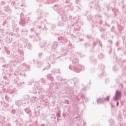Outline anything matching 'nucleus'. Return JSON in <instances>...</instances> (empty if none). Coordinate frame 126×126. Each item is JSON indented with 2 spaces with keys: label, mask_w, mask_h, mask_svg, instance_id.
<instances>
[{
  "label": "nucleus",
  "mask_w": 126,
  "mask_h": 126,
  "mask_svg": "<svg viewBox=\"0 0 126 126\" xmlns=\"http://www.w3.org/2000/svg\"><path fill=\"white\" fill-rule=\"evenodd\" d=\"M121 97H122V91L117 90L116 91L115 96L113 97V100L115 101H118V100H121Z\"/></svg>",
  "instance_id": "f257e3e1"
},
{
  "label": "nucleus",
  "mask_w": 126,
  "mask_h": 126,
  "mask_svg": "<svg viewBox=\"0 0 126 126\" xmlns=\"http://www.w3.org/2000/svg\"><path fill=\"white\" fill-rule=\"evenodd\" d=\"M73 70L75 72H80L81 70H84V66L82 65L78 64L77 66L73 67Z\"/></svg>",
  "instance_id": "f03ea898"
},
{
  "label": "nucleus",
  "mask_w": 126,
  "mask_h": 126,
  "mask_svg": "<svg viewBox=\"0 0 126 126\" xmlns=\"http://www.w3.org/2000/svg\"><path fill=\"white\" fill-rule=\"evenodd\" d=\"M3 9L4 12H6V13H7V14L9 15H10L11 13H12V9L10 8V6H9L8 5L4 6Z\"/></svg>",
  "instance_id": "7ed1b4c3"
},
{
  "label": "nucleus",
  "mask_w": 126,
  "mask_h": 126,
  "mask_svg": "<svg viewBox=\"0 0 126 126\" xmlns=\"http://www.w3.org/2000/svg\"><path fill=\"white\" fill-rule=\"evenodd\" d=\"M43 15H44L43 10H41V9H38L37 11V20H41V19L43 18Z\"/></svg>",
  "instance_id": "20e7f679"
},
{
  "label": "nucleus",
  "mask_w": 126,
  "mask_h": 126,
  "mask_svg": "<svg viewBox=\"0 0 126 126\" xmlns=\"http://www.w3.org/2000/svg\"><path fill=\"white\" fill-rule=\"evenodd\" d=\"M58 40L60 41L61 43H66L67 42V39L65 35L58 37Z\"/></svg>",
  "instance_id": "39448f33"
},
{
  "label": "nucleus",
  "mask_w": 126,
  "mask_h": 126,
  "mask_svg": "<svg viewBox=\"0 0 126 126\" xmlns=\"http://www.w3.org/2000/svg\"><path fill=\"white\" fill-rule=\"evenodd\" d=\"M13 32H16L18 33L19 32V28L17 27V24L14 23L12 24Z\"/></svg>",
  "instance_id": "423d86ee"
},
{
  "label": "nucleus",
  "mask_w": 126,
  "mask_h": 126,
  "mask_svg": "<svg viewBox=\"0 0 126 126\" xmlns=\"http://www.w3.org/2000/svg\"><path fill=\"white\" fill-rule=\"evenodd\" d=\"M25 111L26 114H28L30 118V122H31V118H32V112H31V110H30V108H28L25 109Z\"/></svg>",
  "instance_id": "0eeeda50"
},
{
  "label": "nucleus",
  "mask_w": 126,
  "mask_h": 126,
  "mask_svg": "<svg viewBox=\"0 0 126 126\" xmlns=\"http://www.w3.org/2000/svg\"><path fill=\"white\" fill-rule=\"evenodd\" d=\"M98 43H99V45L100 46L101 48H102L103 47V45H102V42H101V41L99 40V39L97 38L94 39L93 42L94 47H95V46H96V45L98 44Z\"/></svg>",
  "instance_id": "6e6552de"
},
{
  "label": "nucleus",
  "mask_w": 126,
  "mask_h": 126,
  "mask_svg": "<svg viewBox=\"0 0 126 126\" xmlns=\"http://www.w3.org/2000/svg\"><path fill=\"white\" fill-rule=\"evenodd\" d=\"M16 124L18 126H22V125H23L22 119L21 118H18L16 121Z\"/></svg>",
  "instance_id": "1a4fd4ad"
},
{
  "label": "nucleus",
  "mask_w": 126,
  "mask_h": 126,
  "mask_svg": "<svg viewBox=\"0 0 126 126\" xmlns=\"http://www.w3.org/2000/svg\"><path fill=\"white\" fill-rule=\"evenodd\" d=\"M6 41L8 44L11 43L12 41V36L9 33L7 35H6Z\"/></svg>",
  "instance_id": "9d476101"
},
{
  "label": "nucleus",
  "mask_w": 126,
  "mask_h": 126,
  "mask_svg": "<svg viewBox=\"0 0 126 126\" xmlns=\"http://www.w3.org/2000/svg\"><path fill=\"white\" fill-rule=\"evenodd\" d=\"M25 24H26V19L25 18H21V21L19 22V25L22 27H24L25 26Z\"/></svg>",
  "instance_id": "9b49d317"
},
{
  "label": "nucleus",
  "mask_w": 126,
  "mask_h": 126,
  "mask_svg": "<svg viewBox=\"0 0 126 126\" xmlns=\"http://www.w3.org/2000/svg\"><path fill=\"white\" fill-rule=\"evenodd\" d=\"M21 34H23L25 36L27 35V34H28V30L27 29L24 28L21 29Z\"/></svg>",
  "instance_id": "f8f14e48"
},
{
  "label": "nucleus",
  "mask_w": 126,
  "mask_h": 126,
  "mask_svg": "<svg viewBox=\"0 0 126 126\" xmlns=\"http://www.w3.org/2000/svg\"><path fill=\"white\" fill-rule=\"evenodd\" d=\"M16 105L18 107H20L22 105H23V104H26L23 100H18L16 101Z\"/></svg>",
  "instance_id": "ddd939ff"
},
{
  "label": "nucleus",
  "mask_w": 126,
  "mask_h": 126,
  "mask_svg": "<svg viewBox=\"0 0 126 126\" xmlns=\"http://www.w3.org/2000/svg\"><path fill=\"white\" fill-rule=\"evenodd\" d=\"M58 47H59V43L57 41H54L52 46V49H53V50H56Z\"/></svg>",
  "instance_id": "4468645a"
},
{
  "label": "nucleus",
  "mask_w": 126,
  "mask_h": 126,
  "mask_svg": "<svg viewBox=\"0 0 126 126\" xmlns=\"http://www.w3.org/2000/svg\"><path fill=\"white\" fill-rule=\"evenodd\" d=\"M61 52L62 53H63V55H65V54H67V52H68V50L66 49V47L64 46L62 48Z\"/></svg>",
  "instance_id": "2eb2a0df"
},
{
  "label": "nucleus",
  "mask_w": 126,
  "mask_h": 126,
  "mask_svg": "<svg viewBox=\"0 0 126 126\" xmlns=\"http://www.w3.org/2000/svg\"><path fill=\"white\" fill-rule=\"evenodd\" d=\"M91 63H92L94 64H96L97 63V59H95L94 57H92L90 58Z\"/></svg>",
  "instance_id": "dca6fc26"
},
{
  "label": "nucleus",
  "mask_w": 126,
  "mask_h": 126,
  "mask_svg": "<svg viewBox=\"0 0 126 126\" xmlns=\"http://www.w3.org/2000/svg\"><path fill=\"white\" fill-rule=\"evenodd\" d=\"M38 101V98L36 96H32L31 99V103H35Z\"/></svg>",
  "instance_id": "f3484780"
},
{
  "label": "nucleus",
  "mask_w": 126,
  "mask_h": 126,
  "mask_svg": "<svg viewBox=\"0 0 126 126\" xmlns=\"http://www.w3.org/2000/svg\"><path fill=\"white\" fill-rule=\"evenodd\" d=\"M97 104H103L105 102V98H99L96 100Z\"/></svg>",
  "instance_id": "a211bd4d"
},
{
  "label": "nucleus",
  "mask_w": 126,
  "mask_h": 126,
  "mask_svg": "<svg viewBox=\"0 0 126 126\" xmlns=\"http://www.w3.org/2000/svg\"><path fill=\"white\" fill-rule=\"evenodd\" d=\"M13 61L14 63H19V56H16L13 58Z\"/></svg>",
  "instance_id": "6ab92c4d"
},
{
  "label": "nucleus",
  "mask_w": 126,
  "mask_h": 126,
  "mask_svg": "<svg viewBox=\"0 0 126 126\" xmlns=\"http://www.w3.org/2000/svg\"><path fill=\"white\" fill-rule=\"evenodd\" d=\"M62 19L63 21V22H65V21H66V20H67V16H66V15H65V14L62 15Z\"/></svg>",
  "instance_id": "aec40b11"
},
{
  "label": "nucleus",
  "mask_w": 126,
  "mask_h": 126,
  "mask_svg": "<svg viewBox=\"0 0 126 126\" xmlns=\"http://www.w3.org/2000/svg\"><path fill=\"white\" fill-rule=\"evenodd\" d=\"M52 72L53 74H56V73H60V69H53Z\"/></svg>",
  "instance_id": "412c9836"
},
{
  "label": "nucleus",
  "mask_w": 126,
  "mask_h": 126,
  "mask_svg": "<svg viewBox=\"0 0 126 126\" xmlns=\"http://www.w3.org/2000/svg\"><path fill=\"white\" fill-rule=\"evenodd\" d=\"M98 58L99 60H103V59H105V55L103 53H100L98 56Z\"/></svg>",
  "instance_id": "4be33fe9"
},
{
  "label": "nucleus",
  "mask_w": 126,
  "mask_h": 126,
  "mask_svg": "<svg viewBox=\"0 0 126 126\" xmlns=\"http://www.w3.org/2000/svg\"><path fill=\"white\" fill-rule=\"evenodd\" d=\"M47 77L49 80H51L52 81L54 80V77H53L51 74L47 75Z\"/></svg>",
  "instance_id": "5701e85b"
},
{
  "label": "nucleus",
  "mask_w": 126,
  "mask_h": 126,
  "mask_svg": "<svg viewBox=\"0 0 126 126\" xmlns=\"http://www.w3.org/2000/svg\"><path fill=\"white\" fill-rule=\"evenodd\" d=\"M79 60L78 59L76 58H74L73 61H72V63L73 64H76V63H78Z\"/></svg>",
  "instance_id": "b1692460"
},
{
  "label": "nucleus",
  "mask_w": 126,
  "mask_h": 126,
  "mask_svg": "<svg viewBox=\"0 0 126 126\" xmlns=\"http://www.w3.org/2000/svg\"><path fill=\"white\" fill-rule=\"evenodd\" d=\"M18 86L21 87V86H25V82H20L18 83L17 84Z\"/></svg>",
  "instance_id": "393cba45"
},
{
  "label": "nucleus",
  "mask_w": 126,
  "mask_h": 126,
  "mask_svg": "<svg viewBox=\"0 0 126 126\" xmlns=\"http://www.w3.org/2000/svg\"><path fill=\"white\" fill-rule=\"evenodd\" d=\"M19 80V78L18 77H16L14 79V83L15 84H17V82H18Z\"/></svg>",
  "instance_id": "a878e982"
},
{
  "label": "nucleus",
  "mask_w": 126,
  "mask_h": 126,
  "mask_svg": "<svg viewBox=\"0 0 126 126\" xmlns=\"http://www.w3.org/2000/svg\"><path fill=\"white\" fill-rule=\"evenodd\" d=\"M51 67V64L50 63H47V66H46L45 68L43 69V70H45V69H49Z\"/></svg>",
  "instance_id": "bb28decb"
},
{
  "label": "nucleus",
  "mask_w": 126,
  "mask_h": 126,
  "mask_svg": "<svg viewBox=\"0 0 126 126\" xmlns=\"http://www.w3.org/2000/svg\"><path fill=\"white\" fill-rule=\"evenodd\" d=\"M19 117L21 118H23V117H24V114H23V111H20L19 112Z\"/></svg>",
  "instance_id": "cd10ccee"
},
{
  "label": "nucleus",
  "mask_w": 126,
  "mask_h": 126,
  "mask_svg": "<svg viewBox=\"0 0 126 126\" xmlns=\"http://www.w3.org/2000/svg\"><path fill=\"white\" fill-rule=\"evenodd\" d=\"M27 47H28V49H29V50H30L31 51L32 50V45L31 44V43H28V44L27 45Z\"/></svg>",
  "instance_id": "c85d7f7f"
},
{
  "label": "nucleus",
  "mask_w": 126,
  "mask_h": 126,
  "mask_svg": "<svg viewBox=\"0 0 126 126\" xmlns=\"http://www.w3.org/2000/svg\"><path fill=\"white\" fill-rule=\"evenodd\" d=\"M2 25L3 26H7L8 25V22L6 20L4 21Z\"/></svg>",
  "instance_id": "c756f323"
},
{
  "label": "nucleus",
  "mask_w": 126,
  "mask_h": 126,
  "mask_svg": "<svg viewBox=\"0 0 126 126\" xmlns=\"http://www.w3.org/2000/svg\"><path fill=\"white\" fill-rule=\"evenodd\" d=\"M57 79H58L59 81H63V77L61 76H57Z\"/></svg>",
  "instance_id": "7c9ffc66"
},
{
  "label": "nucleus",
  "mask_w": 126,
  "mask_h": 126,
  "mask_svg": "<svg viewBox=\"0 0 126 126\" xmlns=\"http://www.w3.org/2000/svg\"><path fill=\"white\" fill-rule=\"evenodd\" d=\"M18 4V3L17 2V1H13L12 3V5H13V6H16Z\"/></svg>",
  "instance_id": "2f4dec72"
},
{
  "label": "nucleus",
  "mask_w": 126,
  "mask_h": 126,
  "mask_svg": "<svg viewBox=\"0 0 126 126\" xmlns=\"http://www.w3.org/2000/svg\"><path fill=\"white\" fill-rule=\"evenodd\" d=\"M57 35H58V36H63V35H64V33H63V32H62V31H60L58 34H57Z\"/></svg>",
  "instance_id": "473e14b6"
},
{
  "label": "nucleus",
  "mask_w": 126,
  "mask_h": 126,
  "mask_svg": "<svg viewBox=\"0 0 126 126\" xmlns=\"http://www.w3.org/2000/svg\"><path fill=\"white\" fill-rule=\"evenodd\" d=\"M26 68L25 69L26 71H30L31 67L29 65H26Z\"/></svg>",
  "instance_id": "72a5a7b5"
},
{
  "label": "nucleus",
  "mask_w": 126,
  "mask_h": 126,
  "mask_svg": "<svg viewBox=\"0 0 126 126\" xmlns=\"http://www.w3.org/2000/svg\"><path fill=\"white\" fill-rule=\"evenodd\" d=\"M18 52L22 56H24V52L23 51V50H18Z\"/></svg>",
  "instance_id": "f704fd0d"
},
{
  "label": "nucleus",
  "mask_w": 126,
  "mask_h": 126,
  "mask_svg": "<svg viewBox=\"0 0 126 126\" xmlns=\"http://www.w3.org/2000/svg\"><path fill=\"white\" fill-rule=\"evenodd\" d=\"M11 114L12 116H15V114H16V110L15 109H12L11 111Z\"/></svg>",
  "instance_id": "c9c22d12"
},
{
  "label": "nucleus",
  "mask_w": 126,
  "mask_h": 126,
  "mask_svg": "<svg viewBox=\"0 0 126 126\" xmlns=\"http://www.w3.org/2000/svg\"><path fill=\"white\" fill-rule=\"evenodd\" d=\"M109 123H110V126H113V125L115 124V122H114V120L113 119H110L109 120Z\"/></svg>",
  "instance_id": "e433bc0d"
},
{
  "label": "nucleus",
  "mask_w": 126,
  "mask_h": 126,
  "mask_svg": "<svg viewBox=\"0 0 126 126\" xmlns=\"http://www.w3.org/2000/svg\"><path fill=\"white\" fill-rule=\"evenodd\" d=\"M99 31H100V32H105V31H106V29L105 28H103L102 27H100L99 28Z\"/></svg>",
  "instance_id": "4c0bfd02"
},
{
  "label": "nucleus",
  "mask_w": 126,
  "mask_h": 126,
  "mask_svg": "<svg viewBox=\"0 0 126 126\" xmlns=\"http://www.w3.org/2000/svg\"><path fill=\"white\" fill-rule=\"evenodd\" d=\"M99 68L100 69H104V68H105V65L103 64H101L99 65Z\"/></svg>",
  "instance_id": "58836bf2"
},
{
  "label": "nucleus",
  "mask_w": 126,
  "mask_h": 126,
  "mask_svg": "<svg viewBox=\"0 0 126 126\" xmlns=\"http://www.w3.org/2000/svg\"><path fill=\"white\" fill-rule=\"evenodd\" d=\"M94 6L95 9H100V7L99 6V4H98V3L95 4Z\"/></svg>",
  "instance_id": "ea45409f"
},
{
  "label": "nucleus",
  "mask_w": 126,
  "mask_h": 126,
  "mask_svg": "<svg viewBox=\"0 0 126 126\" xmlns=\"http://www.w3.org/2000/svg\"><path fill=\"white\" fill-rule=\"evenodd\" d=\"M95 17L96 18V19H99L101 20V16L100 15H98V14H96L95 15Z\"/></svg>",
  "instance_id": "a19ab883"
},
{
  "label": "nucleus",
  "mask_w": 126,
  "mask_h": 126,
  "mask_svg": "<svg viewBox=\"0 0 126 126\" xmlns=\"http://www.w3.org/2000/svg\"><path fill=\"white\" fill-rule=\"evenodd\" d=\"M56 55H55V54H54V55H53V56H52V58H53V60H57V59H60V58H61V57H56Z\"/></svg>",
  "instance_id": "79ce46f5"
},
{
  "label": "nucleus",
  "mask_w": 126,
  "mask_h": 126,
  "mask_svg": "<svg viewBox=\"0 0 126 126\" xmlns=\"http://www.w3.org/2000/svg\"><path fill=\"white\" fill-rule=\"evenodd\" d=\"M57 120H59V118H61V112L60 111L58 112V113L57 114Z\"/></svg>",
  "instance_id": "37998d69"
},
{
  "label": "nucleus",
  "mask_w": 126,
  "mask_h": 126,
  "mask_svg": "<svg viewBox=\"0 0 126 126\" xmlns=\"http://www.w3.org/2000/svg\"><path fill=\"white\" fill-rule=\"evenodd\" d=\"M109 100H110V96H108L106 97L104 99V101H107V102H109Z\"/></svg>",
  "instance_id": "c03bdc74"
},
{
  "label": "nucleus",
  "mask_w": 126,
  "mask_h": 126,
  "mask_svg": "<svg viewBox=\"0 0 126 126\" xmlns=\"http://www.w3.org/2000/svg\"><path fill=\"white\" fill-rule=\"evenodd\" d=\"M0 61H1V62L3 63H5V59H4V58H1V59H0Z\"/></svg>",
  "instance_id": "a18cd8bd"
},
{
  "label": "nucleus",
  "mask_w": 126,
  "mask_h": 126,
  "mask_svg": "<svg viewBox=\"0 0 126 126\" xmlns=\"http://www.w3.org/2000/svg\"><path fill=\"white\" fill-rule=\"evenodd\" d=\"M5 83H6V84L7 85H8V84H9V82H10L9 79H8L6 80L5 81Z\"/></svg>",
  "instance_id": "49530a36"
},
{
  "label": "nucleus",
  "mask_w": 126,
  "mask_h": 126,
  "mask_svg": "<svg viewBox=\"0 0 126 126\" xmlns=\"http://www.w3.org/2000/svg\"><path fill=\"white\" fill-rule=\"evenodd\" d=\"M84 46L85 48H87L88 47H89V46H90V44H89V43H85Z\"/></svg>",
  "instance_id": "de8ad7c7"
},
{
  "label": "nucleus",
  "mask_w": 126,
  "mask_h": 126,
  "mask_svg": "<svg viewBox=\"0 0 126 126\" xmlns=\"http://www.w3.org/2000/svg\"><path fill=\"white\" fill-rule=\"evenodd\" d=\"M42 83H46V80H45V79L42 78L41 79Z\"/></svg>",
  "instance_id": "09e8293b"
},
{
  "label": "nucleus",
  "mask_w": 126,
  "mask_h": 126,
  "mask_svg": "<svg viewBox=\"0 0 126 126\" xmlns=\"http://www.w3.org/2000/svg\"><path fill=\"white\" fill-rule=\"evenodd\" d=\"M0 31H1V33H2V35H4V29H0Z\"/></svg>",
  "instance_id": "8fccbe9b"
},
{
  "label": "nucleus",
  "mask_w": 126,
  "mask_h": 126,
  "mask_svg": "<svg viewBox=\"0 0 126 126\" xmlns=\"http://www.w3.org/2000/svg\"><path fill=\"white\" fill-rule=\"evenodd\" d=\"M3 67H5L6 68H7L8 67V64H5L2 65Z\"/></svg>",
  "instance_id": "3c124183"
},
{
  "label": "nucleus",
  "mask_w": 126,
  "mask_h": 126,
  "mask_svg": "<svg viewBox=\"0 0 126 126\" xmlns=\"http://www.w3.org/2000/svg\"><path fill=\"white\" fill-rule=\"evenodd\" d=\"M20 58L21 61H24V56L22 55L21 56H20Z\"/></svg>",
  "instance_id": "603ef678"
},
{
  "label": "nucleus",
  "mask_w": 126,
  "mask_h": 126,
  "mask_svg": "<svg viewBox=\"0 0 126 126\" xmlns=\"http://www.w3.org/2000/svg\"><path fill=\"white\" fill-rule=\"evenodd\" d=\"M47 29H48L45 26H44V28L42 29V30H43V31H47Z\"/></svg>",
  "instance_id": "864d4df0"
},
{
  "label": "nucleus",
  "mask_w": 126,
  "mask_h": 126,
  "mask_svg": "<svg viewBox=\"0 0 126 126\" xmlns=\"http://www.w3.org/2000/svg\"><path fill=\"white\" fill-rule=\"evenodd\" d=\"M80 96H81V98H82V99H85V95H84L81 94L80 95Z\"/></svg>",
  "instance_id": "5fc2aeb1"
},
{
  "label": "nucleus",
  "mask_w": 126,
  "mask_h": 126,
  "mask_svg": "<svg viewBox=\"0 0 126 126\" xmlns=\"http://www.w3.org/2000/svg\"><path fill=\"white\" fill-rule=\"evenodd\" d=\"M76 3H77V4H79V3H80V1L79 0H76Z\"/></svg>",
  "instance_id": "6e6d98bb"
},
{
  "label": "nucleus",
  "mask_w": 126,
  "mask_h": 126,
  "mask_svg": "<svg viewBox=\"0 0 126 126\" xmlns=\"http://www.w3.org/2000/svg\"><path fill=\"white\" fill-rule=\"evenodd\" d=\"M18 6H19V7L23 6V4H22L21 3H18Z\"/></svg>",
  "instance_id": "4d7b16f0"
},
{
  "label": "nucleus",
  "mask_w": 126,
  "mask_h": 126,
  "mask_svg": "<svg viewBox=\"0 0 126 126\" xmlns=\"http://www.w3.org/2000/svg\"><path fill=\"white\" fill-rule=\"evenodd\" d=\"M3 79H4L5 80H6L8 79V78L7 76H4L3 77Z\"/></svg>",
  "instance_id": "13d9d810"
},
{
  "label": "nucleus",
  "mask_w": 126,
  "mask_h": 126,
  "mask_svg": "<svg viewBox=\"0 0 126 126\" xmlns=\"http://www.w3.org/2000/svg\"><path fill=\"white\" fill-rule=\"evenodd\" d=\"M1 5H4L5 4V2L2 1L1 3Z\"/></svg>",
  "instance_id": "bf43d9fd"
},
{
  "label": "nucleus",
  "mask_w": 126,
  "mask_h": 126,
  "mask_svg": "<svg viewBox=\"0 0 126 126\" xmlns=\"http://www.w3.org/2000/svg\"><path fill=\"white\" fill-rule=\"evenodd\" d=\"M29 38H30V39H33V38H34V35H30V36H29Z\"/></svg>",
  "instance_id": "052dcab7"
},
{
  "label": "nucleus",
  "mask_w": 126,
  "mask_h": 126,
  "mask_svg": "<svg viewBox=\"0 0 126 126\" xmlns=\"http://www.w3.org/2000/svg\"><path fill=\"white\" fill-rule=\"evenodd\" d=\"M43 27L42 25H39L38 26V28L39 29H42V28Z\"/></svg>",
  "instance_id": "680f3d73"
},
{
  "label": "nucleus",
  "mask_w": 126,
  "mask_h": 126,
  "mask_svg": "<svg viewBox=\"0 0 126 126\" xmlns=\"http://www.w3.org/2000/svg\"><path fill=\"white\" fill-rule=\"evenodd\" d=\"M37 2H42L43 1V0H36Z\"/></svg>",
  "instance_id": "e2e57ef3"
},
{
  "label": "nucleus",
  "mask_w": 126,
  "mask_h": 126,
  "mask_svg": "<svg viewBox=\"0 0 126 126\" xmlns=\"http://www.w3.org/2000/svg\"><path fill=\"white\" fill-rule=\"evenodd\" d=\"M32 84V82H30V81H28V85H31Z\"/></svg>",
  "instance_id": "0e129e2a"
},
{
  "label": "nucleus",
  "mask_w": 126,
  "mask_h": 126,
  "mask_svg": "<svg viewBox=\"0 0 126 126\" xmlns=\"http://www.w3.org/2000/svg\"><path fill=\"white\" fill-rule=\"evenodd\" d=\"M86 125H87L86 122H84L83 124V126H86Z\"/></svg>",
  "instance_id": "69168bd1"
},
{
  "label": "nucleus",
  "mask_w": 126,
  "mask_h": 126,
  "mask_svg": "<svg viewBox=\"0 0 126 126\" xmlns=\"http://www.w3.org/2000/svg\"><path fill=\"white\" fill-rule=\"evenodd\" d=\"M37 67H38V68H40V67H41V63H38Z\"/></svg>",
  "instance_id": "338daca9"
},
{
  "label": "nucleus",
  "mask_w": 126,
  "mask_h": 126,
  "mask_svg": "<svg viewBox=\"0 0 126 126\" xmlns=\"http://www.w3.org/2000/svg\"><path fill=\"white\" fill-rule=\"evenodd\" d=\"M59 26H63V23H62L61 24V23H59Z\"/></svg>",
  "instance_id": "774afa93"
}]
</instances>
